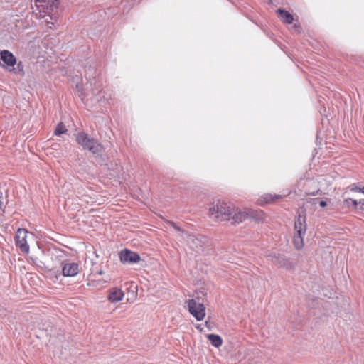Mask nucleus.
<instances>
[{
	"mask_svg": "<svg viewBox=\"0 0 364 364\" xmlns=\"http://www.w3.org/2000/svg\"><path fill=\"white\" fill-rule=\"evenodd\" d=\"M262 210L236 209L235 206L225 203H213L209 207V215L217 221L232 220V223H240L250 218L257 221L263 219Z\"/></svg>",
	"mask_w": 364,
	"mask_h": 364,
	"instance_id": "f257e3e1",
	"label": "nucleus"
},
{
	"mask_svg": "<svg viewBox=\"0 0 364 364\" xmlns=\"http://www.w3.org/2000/svg\"><path fill=\"white\" fill-rule=\"evenodd\" d=\"M307 225L306 215L299 213L294 221V235L293 242L297 250H301L304 246V237L306 235Z\"/></svg>",
	"mask_w": 364,
	"mask_h": 364,
	"instance_id": "f03ea898",
	"label": "nucleus"
},
{
	"mask_svg": "<svg viewBox=\"0 0 364 364\" xmlns=\"http://www.w3.org/2000/svg\"><path fill=\"white\" fill-rule=\"evenodd\" d=\"M76 140L84 149H87L92 154L100 153L102 149V145L96 139L90 138L85 132L78 133Z\"/></svg>",
	"mask_w": 364,
	"mask_h": 364,
	"instance_id": "7ed1b4c3",
	"label": "nucleus"
},
{
	"mask_svg": "<svg viewBox=\"0 0 364 364\" xmlns=\"http://www.w3.org/2000/svg\"><path fill=\"white\" fill-rule=\"evenodd\" d=\"M57 0H34V6L40 16L44 18L47 14H50L57 7Z\"/></svg>",
	"mask_w": 364,
	"mask_h": 364,
	"instance_id": "20e7f679",
	"label": "nucleus"
},
{
	"mask_svg": "<svg viewBox=\"0 0 364 364\" xmlns=\"http://www.w3.org/2000/svg\"><path fill=\"white\" fill-rule=\"evenodd\" d=\"M187 305L188 311L197 321H202L204 318L205 316V308L202 303L191 299L187 301Z\"/></svg>",
	"mask_w": 364,
	"mask_h": 364,
	"instance_id": "39448f33",
	"label": "nucleus"
},
{
	"mask_svg": "<svg viewBox=\"0 0 364 364\" xmlns=\"http://www.w3.org/2000/svg\"><path fill=\"white\" fill-rule=\"evenodd\" d=\"M27 234V230H26L23 228H19L18 229L15 235V242L16 247H18L21 250V252L24 253L29 252V245H28L26 240Z\"/></svg>",
	"mask_w": 364,
	"mask_h": 364,
	"instance_id": "423d86ee",
	"label": "nucleus"
},
{
	"mask_svg": "<svg viewBox=\"0 0 364 364\" xmlns=\"http://www.w3.org/2000/svg\"><path fill=\"white\" fill-rule=\"evenodd\" d=\"M120 261L124 264H134L140 260V256L132 251L124 250L119 253Z\"/></svg>",
	"mask_w": 364,
	"mask_h": 364,
	"instance_id": "0eeeda50",
	"label": "nucleus"
},
{
	"mask_svg": "<svg viewBox=\"0 0 364 364\" xmlns=\"http://www.w3.org/2000/svg\"><path fill=\"white\" fill-rule=\"evenodd\" d=\"M80 267L76 262L63 263L62 274L63 277H75L79 273Z\"/></svg>",
	"mask_w": 364,
	"mask_h": 364,
	"instance_id": "6e6552de",
	"label": "nucleus"
},
{
	"mask_svg": "<svg viewBox=\"0 0 364 364\" xmlns=\"http://www.w3.org/2000/svg\"><path fill=\"white\" fill-rule=\"evenodd\" d=\"M1 60L8 67H12L16 64V57L7 50H4L0 52Z\"/></svg>",
	"mask_w": 364,
	"mask_h": 364,
	"instance_id": "1a4fd4ad",
	"label": "nucleus"
},
{
	"mask_svg": "<svg viewBox=\"0 0 364 364\" xmlns=\"http://www.w3.org/2000/svg\"><path fill=\"white\" fill-rule=\"evenodd\" d=\"M124 292L117 287L112 288L108 294V299L112 303L118 302L122 301L124 298Z\"/></svg>",
	"mask_w": 364,
	"mask_h": 364,
	"instance_id": "9d476101",
	"label": "nucleus"
},
{
	"mask_svg": "<svg viewBox=\"0 0 364 364\" xmlns=\"http://www.w3.org/2000/svg\"><path fill=\"white\" fill-rule=\"evenodd\" d=\"M282 198L281 195H272V194H265L261 196L258 200L257 203L259 205H263L267 203H272L277 199Z\"/></svg>",
	"mask_w": 364,
	"mask_h": 364,
	"instance_id": "9b49d317",
	"label": "nucleus"
},
{
	"mask_svg": "<svg viewBox=\"0 0 364 364\" xmlns=\"http://www.w3.org/2000/svg\"><path fill=\"white\" fill-rule=\"evenodd\" d=\"M274 262L279 267L287 269H290L293 267V264L289 260L282 256L275 257Z\"/></svg>",
	"mask_w": 364,
	"mask_h": 364,
	"instance_id": "f8f14e48",
	"label": "nucleus"
},
{
	"mask_svg": "<svg viewBox=\"0 0 364 364\" xmlns=\"http://www.w3.org/2000/svg\"><path fill=\"white\" fill-rule=\"evenodd\" d=\"M277 11L284 23L287 24H290L292 23L294 18L293 16L289 11H285L282 9H279Z\"/></svg>",
	"mask_w": 364,
	"mask_h": 364,
	"instance_id": "ddd939ff",
	"label": "nucleus"
},
{
	"mask_svg": "<svg viewBox=\"0 0 364 364\" xmlns=\"http://www.w3.org/2000/svg\"><path fill=\"white\" fill-rule=\"evenodd\" d=\"M208 339L214 347L218 348L223 343V340L221 337L218 335L215 334H209L208 335Z\"/></svg>",
	"mask_w": 364,
	"mask_h": 364,
	"instance_id": "4468645a",
	"label": "nucleus"
},
{
	"mask_svg": "<svg viewBox=\"0 0 364 364\" xmlns=\"http://www.w3.org/2000/svg\"><path fill=\"white\" fill-rule=\"evenodd\" d=\"M187 242L190 245L191 248L195 249L201 246V242L196 236L188 235Z\"/></svg>",
	"mask_w": 364,
	"mask_h": 364,
	"instance_id": "2eb2a0df",
	"label": "nucleus"
},
{
	"mask_svg": "<svg viewBox=\"0 0 364 364\" xmlns=\"http://www.w3.org/2000/svg\"><path fill=\"white\" fill-rule=\"evenodd\" d=\"M68 131L65 125L63 122H60L58 124V125L55 127V129L54 131V134L56 136H60L63 134L66 133Z\"/></svg>",
	"mask_w": 364,
	"mask_h": 364,
	"instance_id": "dca6fc26",
	"label": "nucleus"
},
{
	"mask_svg": "<svg viewBox=\"0 0 364 364\" xmlns=\"http://www.w3.org/2000/svg\"><path fill=\"white\" fill-rule=\"evenodd\" d=\"M343 203L345 205L348 207H353L355 209L358 208V201L356 200L352 199V198H346L344 200Z\"/></svg>",
	"mask_w": 364,
	"mask_h": 364,
	"instance_id": "f3484780",
	"label": "nucleus"
},
{
	"mask_svg": "<svg viewBox=\"0 0 364 364\" xmlns=\"http://www.w3.org/2000/svg\"><path fill=\"white\" fill-rule=\"evenodd\" d=\"M9 70L11 71V70ZM12 70H14L15 74H18L21 76H23L24 75V71H23V65L22 62L18 63L17 68L16 69L13 68Z\"/></svg>",
	"mask_w": 364,
	"mask_h": 364,
	"instance_id": "a211bd4d",
	"label": "nucleus"
},
{
	"mask_svg": "<svg viewBox=\"0 0 364 364\" xmlns=\"http://www.w3.org/2000/svg\"><path fill=\"white\" fill-rule=\"evenodd\" d=\"M349 188L351 191H359L364 193V188H358L356 184H352L351 186H349Z\"/></svg>",
	"mask_w": 364,
	"mask_h": 364,
	"instance_id": "6ab92c4d",
	"label": "nucleus"
},
{
	"mask_svg": "<svg viewBox=\"0 0 364 364\" xmlns=\"http://www.w3.org/2000/svg\"><path fill=\"white\" fill-rule=\"evenodd\" d=\"M3 206V196L2 193L0 194V214L4 213V210L2 209Z\"/></svg>",
	"mask_w": 364,
	"mask_h": 364,
	"instance_id": "aec40b11",
	"label": "nucleus"
},
{
	"mask_svg": "<svg viewBox=\"0 0 364 364\" xmlns=\"http://www.w3.org/2000/svg\"><path fill=\"white\" fill-rule=\"evenodd\" d=\"M318 198H311L310 199L309 202L312 204V205H316V204H318Z\"/></svg>",
	"mask_w": 364,
	"mask_h": 364,
	"instance_id": "412c9836",
	"label": "nucleus"
},
{
	"mask_svg": "<svg viewBox=\"0 0 364 364\" xmlns=\"http://www.w3.org/2000/svg\"><path fill=\"white\" fill-rule=\"evenodd\" d=\"M318 204L321 207L323 208V207L326 206V201L319 198Z\"/></svg>",
	"mask_w": 364,
	"mask_h": 364,
	"instance_id": "4be33fe9",
	"label": "nucleus"
},
{
	"mask_svg": "<svg viewBox=\"0 0 364 364\" xmlns=\"http://www.w3.org/2000/svg\"><path fill=\"white\" fill-rule=\"evenodd\" d=\"M170 224L172 225V227L177 231H182L181 229L177 226L173 222H170Z\"/></svg>",
	"mask_w": 364,
	"mask_h": 364,
	"instance_id": "5701e85b",
	"label": "nucleus"
},
{
	"mask_svg": "<svg viewBox=\"0 0 364 364\" xmlns=\"http://www.w3.org/2000/svg\"><path fill=\"white\" fill-rule=\"evenodd\" d=\"M360 205V207L359 208L361 210H364V199L363 200H360L358 202V205Z\"/></svg>",
	"mask_w": 364,
	"mask_h": 364,
	"instance_id": "b1692460",
	"label": "nucleus"
},
{
	"mask_svg": "<svg viewBox=\"0 0 364 364\" xmlns=\"http://www.w3.org/2000/svg\"><path fill=\"white\" fill-rule=\"evenodd\" d=\"M45 21L48 23V25L50 23L49 21H48L47 20H46Z\"/></svg>",
	"mask_w": 364,
	"mask_h": 364,
	"instance_id": "393cba45",
	"label": "nucleus"
}]
</instances>
